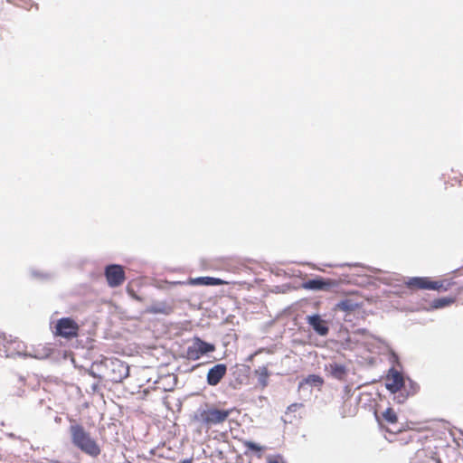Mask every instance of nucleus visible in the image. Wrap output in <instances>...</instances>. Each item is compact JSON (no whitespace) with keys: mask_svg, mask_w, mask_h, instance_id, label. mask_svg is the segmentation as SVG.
Instances as JSON below:
<instances>
[{"mask_svg":"<svg viewBox=\"0 0 463 463\" xmlns=\"http://www.w3.org/2000/svg\"><path fill=\"white\" fill-rule=\"evenodd\" d=\"M71 441L75 447L84 453L97 457L100 454V448L94 439L91 438L90 432L80 424H73L70 427Z\"/></svg>","mask_w":463,"mask_h":463,"instance_id":"1","label":"nucleus"},{"mask_svg":"<svg viewBox=\"0 0 463 463\" xmlns=\"http://www.w3.org/2000/svg\"><path fill=\"white\" fill-rule=\"evenodd\" d=\"M104 376L114 383H120L129 374V367L118 358H102Z\"/></svg>","mask_w":463,"mask_h":463,"instance_id":"2","label":"nucleus"},{"mask_svg":"<svg viewBox=\"0 0 463 463\" xmlns=\"http://www.w3.org/2000/svg\"><path fill=\"white\" fill-rule=\"evenodd\" d=\"M231 411L209 407L198 410L194 419L207 428L224 422L230 416Z\"/></svg>","mask_w":463,"mask_h":463,"instance_id":"3","label":"nucleus"},{"mask_svg":"<svg viewBox=\"0 0 463 463\" xmlns=\"http://www.w3.org/2000/svg\"><path fill=\"white\" fill-rule=\"evenodd\" d=\"M215 350L213 344L207 343L199 337H194L192 345L187 347L186 356L189 360H199L203 355Z\"/></svg>","mask_w":463,"mask_h":463,"instance_id":"4","label":"nucleus"},{"mask_svg":"<svg viewBox=\"0 0 463 463\" xmlns=\"http://www.w3.org/2000/svg\"><path fill=\"white\" fill-rule=\"evenodd\" d=\"M79 326L77 323L71 317L60 318L55 326L56 335L64 338L77 336Z\"/></svg>","mask_w":463,"mask_h":463,"instance_id":"5","label":"nucleus"},{"mask_svg":"<svg viewBox=\"0 0 463 463\" xmlns=\"http://www.w3.org/2000/svg\"><path fill=\"white\" fill-rule=\"evenodd\" d=\"M105 277L109 286L116 288L124 282L125 272L122 266L118 264H109L105 268Z\"/></svg>","mask_w":463,"mask_h":463,"instance_id":"6","label":"nucleus"},{"mask_svg":"<svg viewBox=\"0 0 463 463\" xmlns=\"http://www.w3.org/2000/svg\"><path fill=\"white\" fill-rule=\"evenodd\" d=\"M404 386V378L402 374L394 369L393 367L390 368L388 373L386 375V389L392 393H397L402 390Z\"/></svg>","mask_w":463,"mask_h":463,"instance_id":"7","label":"nucleus"},{"mask_svg":"<svg viewBox=\"0 0 463 463\" xmlns=\"http://www.w3.org/2000/svg\"><path fill=\"white\" fill-rule=\"evenodd\" d=\"M227 372V366L224 364H217L211 367L206 375L207 383L210 386L217 385L224 377Z\"/></svg>","mask_w":463,"mask_h":463,"instance_id":"8","label":"nucleus"},{"mask_svg":"<svg viewBox=\"0 0 463 463\" xmlns=\"http://www.w3.org/2000/svg\"><path fill=\"white\" fill-rule=\"evenodd\" d=\"M307 322L313 328V330L321 336L326 335L329 332L328 326L318 314L307 316Z\"/></svg>","mask_w":463,"mask_h":463,"instance_id":"9","label":"nucleus"},{"mask_svg":"<svg viewBox=\"0 0 463 463\" xmlns=\"http://www.w3.org/2000/svg\"><path fill=\"white\" fill-rule=\"evenodd\" d=\"M326 370L330 373L332 377L337 380H344L347 374L346 366L337 363L328 364L326 365Z\"/></svg>","mask_w":463,"mask_h":463,"instance_id":"10","label":"nucleus"},{"mask_svg":"<svg viewBox=\"0 0 463 463\" xmlns=\"http://www.w3.org/2000/svg\"><path fill=\"white\" fill-rule=\"evenodd\" d=\"M224 283L222 279L213 277H198L189 280V284L193 286H220Z\"/></svg>","mask_w":463,"mask_h":463,"instance_id":"11","label":"nucleus"},{"mask_svg":"<svg viewBox=\"0 0 463 463\" xmlns=\"http://www.w3.org/2000/svg\"><path fill=\"white\" fill-rule=\"evenodd\" d=\"M330 286H331L330 282L326 281L320 278L309 279L307 281H305L302 284V287L305 289H308V290H324V289L329 288Z\"/></svg>","mask_w":463,"mask_h":463,"instance_id":"12","label":"nucleus"},{"mask_svg":"<svg viewBox=\"0 0 463 463\" xmlns=\"http://www.w3.org/2000/svg\"><path fill=\"white\" fill-rule=\"evenodd\" d=\"M429 279L422 277L410 278L406 282L409 288H418L421 289H428V288H433V285H429Z\"/></svg>","mask_w":463,"mask_h":463,"instance_id":"13","label":"nucleus"},{"mask_svg":"<svg viewBox=\"0 0 463 463\" xmlns=\"http://www.w3.org/2000/svg\"><path fill=\"white\" fill-rule=\"evenodd\" d=\"M358 307V304L354 302L352 299L345 298L343 300H340L338 303L335 304L334 310H341L345 312H351L355 310Z\"/></svg>","mask_w":463,"mask_h":463,"instance_id":"14","label":"nucleus"},{"mask_svg":"<svg viewBox=\"0 0 463 463\" xmlns=\"http://www.w3.org/2000/svg\"><path fill=\"white\" fill-rule=\"evenodd\" d=\"M102 372H104L102 359L94 361L91 364L90 374L95 378L101 379L105 377Z\"/></svg>","mask_w":463,"mask_h":463,"instance_id":"15","label":"nucleus"},{"mask_svg":"<svg viewBox=\"0 0 463 463\" xmlns=\"http://www.w3.org/2000/svg\"><path fill=\"white\" fill-rule=\"evenodd\" d=\"M255 373L258 376V382L261 385V387L262 388L266 387L268 385V379L269 376V373L267 366L259 367L255 371Z\"/></svg>","mask_w":463,"mask_h":463,"instance_id":"16","label":"nucleus"},{"mask_svg":"<svg viewBox=\"0 0 463 463\" xmlns=\"http://www.w3.org/2000/svg\"><path fill=\"white\" fill-rule=\"evenodd\" d=\"M30 276L33 279H38V280H48L51 279L53 277V274L51 272H46L43 270H38L35 269H31L29 270Z\"/></svg>","mask_w":463,"mask_h":463,"instance_id":"17","label":"nucleus"},{"mask_svg":"<svg viewBox=\"0 0 463 463\" xmlns=\"http://www.w3.org/2000/svg\"><path fill=\"white\" fill-rule=\"evenodd\" d=\"M454 302V298H440L433 300L432 307L433 308H443Z\"/></svg>","mask_w":463,"mask_h":463,"instance_id":"18","label":"nucleus"},{"mask_svg":"<svg viewBox=\"0 0 463 463\" xmlns=\"http://www.w3.org/2000/svg\"><path fill=\"white\" fill-rule=\"evenodd\" d=\"M383 419L391 424L397 422V415L392 408H387L383 413Z\"/></svg>","mask_w":463,"mask_h":463,"instance_id":"19","label":"nucleus"},{"mask_svg":"<svg viewBox=\"0 0 463 463\" xmlns=\"http://www.w3.org/2000/svg\"><path fill=\"white\" fill-rule=\"evenodd\" d=\"M244 446L248 449L252 450V451H260L262 449V448L259 444H257L253 441L246 440V441H244Z\"/></svg>","mask_w":463,"mask_h":463,"instance_id":"20","label":"nucleus"},{"mask_svg":"<svg viewBox=\"0 0 463 463\" xmlns=\"http://www.w3.org/2000/svg\"><path fill=\"white\" fill-rule=\"evenodd\" d=\"M307 383L317 385L322 383V379L317 375H309L307 378Z\"/></svg>","mask_w":463,"mask_h":463,"instance_id":"21","label":"nucleus"},{"mask_svg":"<svg viewBox=\"0 0 463 463\" xmlns=\"http://www.w3.org/2000/svg\"><path fill=\"white\" fill-rule=\"evenodd\" d=\"M429 285H433V288H428L430 290H439L443 287L441 282L429 280Z\"/></svg>","mask_w":463,"mask_h":463,"instance_id":"22","label":"nucleus"},{"mask_svg":"<svg viewBox=\"0 0 463 463\" xmlns=\"http://www.w3.org/2000/svg\"><path fill=\"white\" fill-rule=\"evenodd\" d=\"M267 463H286L282 457L277 456L276 458H269Z\"/></svg>","mask_w":463,"mask_h":463,"instance_id":"23","label":"nucleus"},{"mask_svg":"<svg viewBox=\"0 0 463 463\" xmlns=\"http://www.w3.org/2000/svg\"><path fill=\"white\" fill-rule=\"evenodd\" d=\"M302 407V404L301 403H293V404H290L288 407V411H290V412H294L296 411L298 408Z\"/></svg>","mask_w":463,"mask_h":463,"instance_id":"24","label":"nucleus"},{"mask_svg":"<svg viewBox=\"0 0 463 463\" xmlns=\"http://www.w3.org/2000/svg\"><path fill=\"white\" fill-rule=\"evenodd\" d=\"M394 399L397 401V402L403 403L405 402V400L407 399V395H403L402 393H399L398 395H396L394 397Z\"/></svg>","mask_w":463,"mask_h":463,"instance_id":"25","label":"nucleus"},{"mask_svg":"<svg viewBox=\"0 0 463 463\" xmlns=\"http://www.w3.org/2000/svg\"><path fill=\"white\" fill-rule=\"evenodd\" d=\"M355 334L362 335H367L369 333L365 328H358L355 331Z\"/></svg>","mask_w":463,"mask_h":463,"instance_id":"26","label":"nucleus"},{"mask_svg":"<svg viewBox=\"0 0 463 463\" xmlns=\"http://www.w3.org/2000/svg\"><path fill=\"white\" fill-rule=\"evenodd\" d=\"M180 463H193V459L192 458H186V459L182 460Z\"/></svg>","mask_w":463,"mask_h":463,"instance_id":"27","label":"nucleus"},{"mask_svg":"<svg viewBox=\"0 0 463 463\" xmlns=\"http://www.w3.org/2000/svg\"><path fill=\"white\" fill-rule=\"evenodd\" d=\"M91 388L93 391H96L98 388V384L97 383L92 384Z\"/></svg>","mask_w":463,"mask_h":463,"instance_id":"28","label":"nucleus"},{"mask_svg":"<svg viewBox=\"0 0 463 463\" xmlns=\"http://www.w3.org/2000/svg\"><path fill=\"white\" fill-rule=\"evenodd\" d=\"M50 463H60L59 461H51Z\"/></svg>","mask_w":463,"mask_h":463,"instance_id":"29","label":"nucleus"}]
</instances>
